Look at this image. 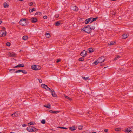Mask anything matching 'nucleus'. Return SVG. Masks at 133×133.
I'll list each match as a JSON object with an SVG mask.
<instances>
[{
    "label": "nucleus",
    "instance_id": "1",
    "mask_svg": "<svg viewBox=\"0 0 133 133\" xmlns=\"http://www.w3.org/2000/svg\"><path fill=\"white\" fill-rule=\"evenodd\" d=\"M98 18L97 17H96L95 18H93L92 17H90L88 19H86L85 21V23L86 24H88L89 22L92 23L93 21H95Z\"/></svg>",
    "mask_w": 133,
    "mask_h": 133
},
{
    "label": "nucleus",
    "instance_id": "2",
    "mask_svg": "<svg viewBox=\"0 0 133 133\" xmlns=\"http://www.w3.org/2000/svg\"><path fill=\"white\" fill-rule=\"evenodd\" d=\"M27 130L29 132L37 131H38V129L32 126H29L27 127Z\"/></svg>",
    "mask_w": 133,
    "mask_h": 133
},
{
    "label": "nucleus",
    "instance_id": "3",
    "mask_svg": "<svg viewBox=\"0 0 133 133\" xmlns=\"http://www.w3.org/2000/svg\"><path fill=\"white\" fill-rule=\"evenodd\" d=\"M82 30L87 33H89L91 31V29L90 25H87L85 28H84Z\"/></svg>",
    "mask_w": 133,
    "mask_h": 133
},
{
    "label": "nucleus",
    "instance_id": "4",
    "mask_svg": "<svg viewBox=\"0 0 133 133\" xmlns=\"http://www.w3.org/2000/svg\"><path fill=\"white\" fill-rule=\"evenodd\" d=\"M5 28L4 27H3L2 30L0 31V37H4L6 34V31H4Z\"/></svg>",
    "mask_w": 133,
    "mask_h": 133
},
{
    "label": "nucleus",
    "instance_id": "5",
    "mask_svg": "<svg viewBox=\"0 0 133 133\" xmlns=\"http://www.w3.org/2000/svg\"><path fill=\"white\" fill-rule=\"evenodd\" d=\"M31 68L32 69L36 70H37L40 69L41 67L38 66L34 65L32 66Z\"/></svg>",
    "mask_w": 133,
    "mask_h": 133
},
{
    "label": "nucleus",
    "instance_id": "6",
    "mask_svg": "<svg viewBox=\"0 0 133 133\" xmlns=\"http://www.w3.org/2000/svg\"><path fill=\"white\" fill-rule=\"evenodd\" d=\"M20 115V113L19 112H16L11 115V116L14 117H17L19 116Z\"/></svg>",
    "mask_w": 133,
    "mask_h": 133
},
{
    "label": "nucleus",
    "instance_id": "7",
    "mask_svg": "<svg viewBox=\"0 0 133 133\" xmlns=\"http://www.w3.org/2000/svg\"><path fill=\"white\" fill-rule=\"evenodd\" d=\"M98 59V62L101 63L104 61L105 59L104 57H101L99 58Z\"/></svg>",
    "mask_w": 133,
    "mask_h": 133
},
{
    "label": "nucleus",
    "instance_id": "8",
    "mask_svg": "<svg viewBox=\"0 0 133 133\" xmlns=\"http://www.w3.org/2000/svg\"><path fill=\"white\" fill-rule=\"evenodd\" d=\"M22 72L24 74H26L27 73V72L24 70H18L14 72L15 73H18Z\"/></svg>",
    "mask_w": 133,
    "mask_h": 133
},
{
    "label": "nucleus",
    "instance_id": "9",
    "mask_svg": "<svg viewBox=\"0 0 133 133\" xmlns=\"http://www.w3.org/2000/svg\"><path fill=\"white\" fill-rule=\"evenodd\" d=\"M26 20V19H21L19 22V24L20 25H23L24 24V23L25 22V21Z\"/></svg>",
    "mask_w": 133,
    "mask_h": 133
},
{
    "label": "nucleus",
    "instance_id": "10",
    "mask_svg": "<svg viewBox=\"0 0 133 133\" xmlns=\"http://www.w3.org/2000/svg\"><path fill=\"white\" fill-rule=\"evenodd\" d=\"M30 20L31 22L33 23H35L37 21V18L35 17L31 18L30 19Z\"/></svg>",
    "mask_w": 133,
    "mask_h": 133
},
{
    "label": "nucleus",
    "instance_id": "11",
    "mask_svg": "<svg viewBox=\"0 0 133 133\" xmlns=\"http://www.w3.org/2000/svg\"><path fill=\"white\" fill-rule=\"evenodd\" d=\"M87 54V52L85 50H83L82 51L80 54L83 57H84L86 56Z\"/></svg>",
    "mask_w": 133,
    "mask_h": 133
},
{
    "label": "nucleus",
    "instance_id": "12",
    "mask_svg": "<svg viewBox=\"0 0 133 133\" xmlns=\"http://www.w3.org/2000/svg\"><path fill=\"white\" fill-rule=\"evenodd\" d=\"M127 131L129 133H133V127H131L130 128H128Z\"/></svg>",
    "mask_w": 133,
    "mask_h": 133
},
{
    "label": "nucleus",
    "instance_id": "13",
    "mask_svg": "<svg viewBox=\"0 0 133 133\" xmlns=\"http://www.w3.org/2000/svg\"><path fill=\"white\" fill-rule=\"evenodd\" d=\"M9 56L12 57H15L16 55L15 53L11 52H9Z\"/></svg>",
    "mask_w": 133,
    "mask_h": 133
},
{
    "label": "nucleus",
    "instance_id": "14",
    "mask_svg": "<svg viewBox=\"0 0 133 133\" xmlns=\"http://www.w3.org/2000/svg\"><path fill=\"white\" fill-rule=\"evenodd\" d=\"M24 65L23 64H19L17 65V66H14V68H18V67H24Z\"/></svg>",
    "mask_w": 133,
    "mask_h": 133
},
{
    "label": "nucleus",
    "instance_id": "15",
    "mask_svg": "<svg viewBox=\"0 0 133 133\" xmlns=\"http://www.w3.org/2000/svg\"><path fill=\"white\" fill-rule=\"evenodd\" d=\"M41 86L42 88H44L46 90H48V89H47V87H48V86L47 85L45 84H42Z\"/></svg>",
    "mask_w": 133,
    "mask_h": 133
},
{
    "label": "nucleus",
    "instance_id": "16",
    "mask_svg": "<svg viewBox=\"0 0 133 133\" xmlns=\"http://www.w3.org/2000/svg\"><path fill=\"white\" fill-rule=\"evenodd\" d=\"M116 42H115L111 41L108 43V45H111L115 44Z\"/></svg>",
    "mask_w": 133,
    "mask_h": 133
},
{
    "label": "nucleus",
    "instance_id": "17",
    "mask_svg": "<svg viewBox=\"0 0 133 133\" xmlns=\"http://www.w3.org/2000/svg\"><path fill=\"white\" fill-rule=\"evenodd\" d=\"M122 38L123 39H126L128 37L127 35L125 34H124L122 35Z\"/></svg>",
    "mask_w": 133,
    "mask_h": 133
},
{
    "label": "nucleus",
    "instance_id": "18",
    "mask_svg": "<svg viewBox=\"0 0 133 133\" xmlns=\"http://www.w3.org/2000/svg\"><path fill=\"white\" fill-rule=\"evenodd\" d=\"M44 106L47 108L51 109V105L50 104H48L47 105H45Z\"/></svg>",
    "mask_w": 133,
    "mask_h": 133
},
{
    "label": "nucleus",
    "instance_id": "19",
    "mask_svg": "<svg viewBox=\"0 0 133 133\" xmlns=\"http://www.w3.org/2000/svg\"><path fill=\"white\" fill-rule=\"evenodd\" d=\"M51 93L52 95L53 96L55 97H56L57 95L56 94L55 92L54 91V90H53V91H51Z\"/></svg>",
    "mask_w": 133,
    "mask_h": 133
},
{
    "label": "nucleus",
    "instance_id": "20",
    "mask_svg": "<svg viewBox=\"0 0 133 133\" xmlns=\"http://www.w3.org/2000/svg\"><path fill=\"white\" fill-rule=\"evenodd\" d=\"M49 111L52 113H57L59 112L58 111H55L50 110H49Z\"/></svg>",
    "mask_w": 133,
    "mask_h": 133
},
{
    "label": "nucleus",
    "instance_id": "21",
    "mask_svg": "<svg viewBox=\"0 0 133 133\" xmlns=\"http://www.w3.org/2000/svg\"><path fill=\"white\" fill-rule=\"evenodd\" d=\"M9 5L6 2H4V8H7L8 7Z\"/></svg>",
    "mask_w": 133,
    "mask_h": 133
},
{
    "label": "nucleus",
    "instance_id": "22",
    "mask_svg": "<svg viewBox=\"0 0 133 133\" xmlns=\"http://www.w3.org/2000/svg\"><path fill=\"white\" fill-rule=\"evenodd\" d=\"M69 129L71 130V131H74L76 129L75 127H69Z\"/></svg>",
    "mask_w": 133,
    "mask_h": 133
},
{
    "label": "nucleus",
    "instance_id": "23",
    "mask_svg": "<svg viewBox=\"0 0 133 133\" xmlns=\"http://www.w3.org/2000/svg\"><path fill=\"white\" fill-rule=\"evenodd\" d=\"M120 56L118 55L117 56H116L114 58V60L115 61L117 60L119 58H120Z\"/></svg>",
    "mask_w": 133,
    "mask_h": 133
},
{
    "label": "nucleus",
    "instance_id": "24",
    "mask_svg": "<svg viewBox=\"0 0 133 133\" xmlns=\"http://www.w3.org/2000/svg\"><path fill=\"white\" fill-rule=\"evenodd\" d=\"M28 37L27 36H23L22 37L23 39L24 40H26L28 39Z\"/></svg>",
    "mask_w": 133,
    "mask_h": 133
},
{
    "label": "nucleus",
    "instance_id": "25",
    "mask_svg": "<svg viewBox=\"0 0 133 133\" xmlns=\"http://www.w3.org/2000/svg\"><path fill=\"white\" fill-rule=\"evenodd\" d=\"M73 10H74L76 11L78 10L77 7H76V6H74Z\"/></svg>",
    "mask_w": 133,
    "mask_h": 133
},
{
    "label": "nucleus",
    "instance_id": "26",
    "mask_svg": "<svg viewBox=\"0 0 133 133\" xmlns=\"http://www.w3.org/2000/svg\"><path fill=\"white\" fill-rule=\"evenodd\" d=\"M35 8H34L32 9H30V10L29 11L30 13L32 12H33L34 11H35Z\"/></svg>",
    "mask_w": 133,
    "mask_h": 133
},
{
    "label": "nucleus",
    "instance_id": "27",
    "mask_svg": "<svg viewBox=\"0 0 133 133\" xmlns=\"http://www.w3.org/2000/svg\"><path fill=\"white\" fill-rule=\"evenodd\" d=\"M89 52L90 53L93 52V50L92 48H90L89 49Z\"/></svg>",
    "mask_w": 133,
    "mask_h": 133
},
{
    "label": "nucleus",
    "instance_id": "28",
    "mask_svg": "<svg viewBox=\"0 0 133 133\" xmlns=\"http://www.w3.org/2000/svg\"><path fill=\"white\" fill-rule=\"evenodd\" d=\"M98 59L95 61L93 63V64H95V65H97L98 63H99L98 62Z\"/></svg>",
    "mask_w": 133,
    "mask_h": 133
},
{
    "label": "nucleus",
    "instance_id": "29",
    "mask_svg": "<svg viewBox=\"0 0 133 133\" xmlns=\"http://www.w3.org/2000/svg\"><path fill=\"white\" fill-rule=\"evenodd\" d=\"M45 36L47 38H49L50 36V34L49 33H46Z\"/></svg>",
    "mask_w": 133,
    "mask_h": 133
},
{
    "label": "nucleus",
    "instance_id": "30",
    "mask_svg": "<svg viewBox=\"0 0 133 133\" xmlns=\"http://www.w3.org/2000/svg\"><path fill=\"white\" fill-rule=\"evenodd\" d=\"M65 97L66 98L68 99L69 100L71 101V98L69 97H68V96L65 95Z\"/></svg>",
    "mask_w": 133,
    "mask_h": 133
},
{
    "label": "nucleus",
    "instance_id": "31",
    "mask_svg": "<svg viewBox=\"0 0 133 133\" xmlns=\"http://www.w3.org/2000/svg\"><path fill=\"white\" fill-rule=\"evenodd\" d=\"M60 24L59 21H57L55 23L54 25H59Z\"/></svg>",
    "mask_w": 133,
    "mask_h": 133
},
{
    "label": "nucleus",
    "instance_id": "32",
    "mask_svg": "<svg viewBox=\"0 0 133 133\" xmlns=\"http://www.w3.org/2000/svg\"><path fill=\"white\" fill-rule=\"evenodd\" d=\"M58 128H61V129H67V128L64 127H58Z\"/></svg>",
    "mask_w": 133,
    "mask_h": 133
},
{
    "label": "nucleus",
    "instance_id": "33",
    "mask_svg": "<svg viewBox=\"0 0 133 133\" xmlns=\"http://www.w3.org/2000/svg\"><path fill=\"white\" fill-rule=\"evenodd\" d=\"M41 123L43 124H44L45 123V120L44 119L42 120L41 121Z\"/></svg>",
    "mask_w": 133,
    "mask_h": 133
},
{
    "label": "nucleus",
    "instance_id": "34",
    "mask_svg": "<svg viewBox=\"0 0 133 133\" xmlns=\"http://www.w3.org/2000/svg\"><path fill=\"white\" fill-rule=\"evenodd\" d=\"M84 60V58L83 57H81L79 59V60L80 61H82Z\"/></svg>",
    "mask_w": 133,
    "mask_h": 133
},
{
    "label": "nucleus",
    "instance_id": "35",
    "mask_svg": "<svg viewBox=\"0 0 133 133\" xmlns=\"http://www.w3.org/2000/svg\"><path fill=\"white\" fill-rule=\"evenodd\" d=\"M121 130L120 128H117L115 129V130L116 131H119Z\"/></svg>",
    "mask_w": 133,
    "mask_h": 133
},
{
    "label": "nucleus",
    "instance_id": "36",
    "mask_svg": "<svg viewBox=\"0 0 133 133\" xmlns=\"http://www.w3.org/2000/svg\"><path fill=\"white\" fill-rule=\"evenodd\" d=\"M83 128V126L80 125V126H79L78 129L79 130H81Z\"/></svg>",
    "mask_w": 133,
    "mask_h": 133
},
{
    "label": "nucleus",
    "instance_id": "37",
    "mask_svg": "<svg viewBox=\"0 0 133 133\" xmlns=\"http://www.w3.org/2000/svg\"><path fill=\"white\" fill-rule=\"evenodd\" d=\"M6 45L8 46H9L10 45V43L9 42H7L6 43Z\"/></svg>",
    "mask_w": 133,
    "mask_h": 133
},
{
    "label": "nucleus",
    "instance_id": "38",
    "mask_svg": "<svg viewBox=\"0 0 133 133\" xmlns=\"http://www.w3.org/2000/svg\"><path fill=\"white\" fill-rule=\"evenodd\" d=\"M33 4V3L32 2H30V3H29L28 5L29 6H32V5Z\"/></svg>",
    "mask_w": 133,
    "mask_h": 133
},
{
    "label": "nucleus",
    "instance_id": "39",
    "mask_svg": "<svg viewBox=\"0 0 133 133\" xmlns=\"http://www.w3.org/2000/svg\"><path fill=\"white\" fill-rule=\"evenodd\" d=\"M82 78H83V79H84V80H86L88 79H89V77H83Z\"/></svg>",
    "mask_w": 133,
    "mask_h": 133
},
{
    "label": "nucleus",
    "instance_id": "40",
    "mask_svg": "<svg viewBox=\"0 0 133 133\" xmlns=\"http://www.w3.org/2000/svg\"><path fill=\"white\" fill-rule=\"evenodd\" d=\"M15 70V69H10L9 70V71L10 72H12L11 71H14Z\"/></svg>",
    "mask_w": 133,
    "mask_h": 133
},
{
    "label": "nucleus",
    "instance_id": "41",
    "mask_svg": "<svg viewBox=\"0 0 133 133\" xmlns=\"http://www.w3.org/2000/svg\"><path fill=\"white\" fill-rule=\"evenodd\" d=\"M43 18L44 19H46L47 18V17L46 15L44 16L43 17Z\"/></svg>",
    "mask_w": 133,
    "mask_h": 133
},
{
    "label": "nucleus",
    "instance_id": "42",
    "mask_svg": "<svg viewBox=\"0 0 133 133\" xmlns=\"http://www.w3.org/2000/svg\"><path fill=\"white\" fill-rule=\"evenodd\" d=\"M60 61V60L59 59H58L56 61V62L57 63H58Z\"/></svg>",
    "mask_w": 133,
    "mask_h": 133
},
{
    "label": "nucleus",
    "instance_id": "43",
    "mask_svg": "<svg viewBox=\"0 0 133 133\" xmlns=\"http://www.w3.org/2000/svg\"><path fill=\"white\" fill-rule=\"evenodd\" d=\"M108 130L107 129H105L104 130V131L105 132H107L108 131Z\"/></svg>",
    "mask_w": 133,
    "mask_h": 133
},
{
    "label": "nucleus",
    "instance_id": "44",
    "mask_svg": "<svg viewBox=\"0 0 133 133\" xmlns=\"http://www.w3.org/2000/svg\"><path fill=\"white\" fill-rule=\"evenodd\" d=\"M38 14L39 15H42V13L40 12H38Z\"/></svg>",
    "mask_w": 133,
    "mask_h": 133
},
{
    "label": "nucleus",
    "instance_id": "45",
    "mask_svg": "<svg viewBox=\"0 0 133 133\" xmlns=\"http://www.w3.org/2000/svg\"><path fill=\"white\" fill-rule=\"evenodd\" d=\"M29 124H30V125H34V124L32 122H30L29 123Z\"/></svg>",
    "mask_w": 133,
    "mask_h": 133
},
{
    "label": "nucleus",
    "instance_id": "46",
    "mask_svg": "<svg viewBox=\"0 0 133 133\" xmlns=\"http://www.w3.org/2000/svg\"><path fill=\"white\" fill-rule=\"evenodd\" d=\"M39 81V82L40 83H41L42 82V80H41V79H38Z\"/></svg>",
    "mask_w": 133,
    "mask_h": 133
},
{
    "label": "nucleus",
    "instance_id": "47",
    "mask_svg": "<svg viewBox=\"0 0 133 133\" xmlns=\"http://www.w3.org/2000/svg\"><path fill=\"white\" fill-rule=\"evenodd\" d=\"M26 125H27L26 124H24L22 125V126L23 127H25V126H26Z\"/></svg>",
    "mask_w": 133,
    "mask_h": 133
},
{
    "label": "nucleus",
    "instance_id": "48",
    "mask_svg": "<svg viewBox=\"0 0 133 133\" xmlns=\"http://www.w3.org/2000/svg\"><path fill=\"white\" fill-rule=\"evenodd\" d=\"M49 90L51 92V91H53V90H51V89L50 88V89H49Z\"/></svg>",
    "mask_w": 133,
    "mask_h": 133
},
{
    "label": "nucleus",
    "instance_id": "49",
    "mask_svg": "<svg viewBox=\"0 0 133 133\" xmlns=\"http://www.w3.org/2000/svg\"><path fill=\"white\" fill-rule=\"evenodd\" d=\"M56 18H57L59 17V15H57L56 16Z\"/></svg>",
    "mask_w": 133,
    "mask_h": 133
},
{
    "label": "nucleus",
    "instance_id": "50",
    "mask_svg": "<svg viewBox=\"0 0 133 133\" xmlns=\"http://www.w3.org/2000/svg\"><path fill=\"white\" fill-rule=\"evenodd\" d=\"M95 29V27L93 26V27H92L91 28V30L92 29Z\"/></svg>",
    "mask_w": 133,
    "mask_h": 133
},
{
    "label": "nucleus",
    "instance_id": "51",
    "mask_svg": "<svg viewBox=\"0 0 133 133\" xmlns=\"http://www.w3.org/2000/svg\"><path fill=\"white\" fill-rule=\"evenodd\" d=\"M38 15V12H36V13H35V15Z\"/></svg>",
    "mask_w": 133,
    "mask_h": 133
},
{
    "label": "nucleus",
    "instance_id": "52",
    "mask_svg": "<svg viewBox=\"0 0 133 133\" xmlns=\"http://www.w3.org/2000/svg\"><path fill=\"white\" fill-rule=\"evenodd\" d=\"M118 18L119 19H121V16H119L118 17Z\"/></svg>",
    "mask_w": 133,
    "mask_h": 133
},
{
    "label": "nucleus",
    "instance_id": "53",
    "mask_svg": "<svg viewBox=\"0 0 133 133\" xmlns=\"http://www.w3.org/2000/svg\"><path fill=\"white\" fill-rule=\"evenodd\" d=\"M47 89H48V90H49V89H50V88L48 87H47Z\"/></svg>",
    "mask_w": 133,
    "mask_h": 133
},
{
    "label": "nucleus",
    "instance_id": "54",
    "mask_svg": "<svg viewBox=\"0 0 133 133\" xmlns=\"http://www.w3.org/2000/svg\"><path fill=\"white\" fill-rule=\"evenodd\" d=\"M88 113L89 114H91V111H89V112H88Z\"/></svg>",
    "mask_w": 133,
    "mask_h": 133
},
{
    "label": "nucleus",
    "instance_id": "55",
    "mask_svg": "<svg viewBox=\"0 0 133 133\" xmlns=\"http://www.w3.org/2000/svg\"><path fill=\"white\" fill-rule=\"evenodd\" d=\"M2 23V21L1 20H0V24H1Z\"/></svg>",
    "mask_w": 133,
    "mask_h": 133
},
{
    "label": "nucleus",
    "instance_id": "56",
    "mask_svg": "<svg viewBox=\"0 0 133 133\" xmlns=\"http://www.w3.org/2000/svg\"><path fill=\"white\" fill-rule=\"evenodd\" d=\"M19 0L21 1H23V0Z\"/></svg>",
    "mask_w": 133,
    "mask_h": 133
},
{
    "label": "nucleus",
    "instance_id": "57",
    "mask_svg": "<svg viewBox=\"0 0 133 133\" xmlns=\"http://www.w3.org/2000/svg\"><path fill=\"white\" fill-rule=\"evenodd\" d=\"M10 133H15L14 132H10Z\"/></svg>",
    "mask_w": 133,
    "mask_h": 133
},
{
    "label": "nucleus",
    "instance_id": "58",
    "mask_svg": "<svg viewBox=\"0 0 133 133\" xmlns=\"http://www.w3.org/2000/svg\"><path fill=\"white\" fill-rule=\"evenodd\" d=\"M106 67H104V68H105Z\"/></svg>",
    "mask_w": 133,
    "mask_h": 133
},
{
    "label": "nucleus",
    "instance_id": "59",
    "mask_svg": "<svg viewBox=\"0 0 133 133\" xmlns=\"http://www.w3.org/2000/svg\"><path fill=\"white\" fill-rule=\"evenodd\" d=\"M0 133H1L0 132Z\"/></svg>",
    "mask_w": 133,
    "mask_h": 133
}]
</instances>
